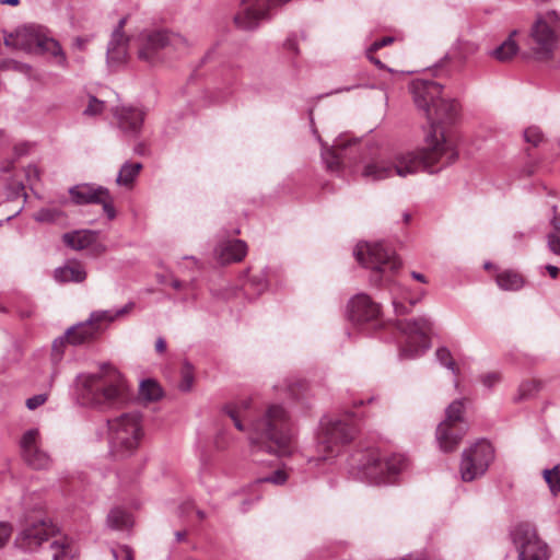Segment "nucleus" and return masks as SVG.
Wrapping results in <instances>:
<instances>
[{
	"instance_id": "a878e982",
	"label": "nucleus",
	"mask_w": 560,
	"mask_h": 560,
	"mask_svg": "<svg viewBox=\"0 0 560 560\" xmlns=\"http://www.w3.org/2000/svg\"><path fill=\"white\" fill-rule=\"evenodd\" d=\"M98 236V232L91 230H79L65 233L62 236L63 243L74 250H82L90 248Z\"/></svg>"
},
{
	"instance_id": "aec40b11",
	"label": "nucleus",
	"mask_w": 560,
	"mask_h": 560,
	"mask_svg": "<svg viewBox=\"0 0 560 560\" xmlns=\"http://www.w3.org/2000/svg\"><path fill=\"white\" fill-rule=\"evenodd\" d=\"M310 124L312 127L313 135L317 138V140L322 143V159L326 163L327 168L331 171L339 170L341 163L347 154V149L352 144H357L355 139H345V137H339L334 141L331 147L326 145L322 138L318 135L317 129L315 128L313 109L310 110Z\"/></svg>"
},
{
	"instance_id": "f704fd0d",
	"label": "nucleus",
	"mask_w": 560,
	"mask_h": 560,
	"mask_svg": "<svg viewBox=\"0 0 560 560\" xmlns=\"http://www.w3.org/2000/svg\"><path fill=\"white\" fill-rule=\"evenodd\" d=\"M139 393L141 398L148 401H156L162 397V389L153 380L142 381L140 383Z\"/></svg>"
},
{
	"instance_id": "9d476101",
	"label": "nucleus",
	"mask_w": 560,
	"mask_h": 560,
	"mask_svg": "<svg viewBox=\"0 0 560 560\" xmlns=\"http://www.w3.org/2000/svg\"><path fill=\"white\" fill-rule=\"evenodd\" d=\"M133 306L135 303L129 302L116 311L106 310L92 312L86 320L67 329V341L73 346H80L93 341L104 331V324H109L116 318L128 314Z\"/></svg>"
},
{
	"instance_id": "5fc2aeb1",
	"label": "nucleus",
	"mask_w": 560,
	"mask_h": 560,
	"mask_svg": "<svg viewBox=\"0 0 560 560\" xmlns=\"http://www.w3.org/2000/svg\"><path fill=\"white\" fill-rule=\"evenodd\" d=\"M90 248L94 255H101L106 252V246L97 242V238L95 240L94 244L90 246Z\"/></svg>"
},
{
	"instance_id": "7ed1b4c3",
	"label": "nucleus",
	"mask_w": 560,
	"mask_h": 560,
	"mask_svg": "<svg viewBox=\"0 0 560 560\" xmlns=\"http://www.w3.org/2000/svg\"><path fill=\"white\" fill-rule=\"evenodd\" d=\"M74 395L79 405L107 411L128 400V385L115 366L104 363L97 372L77 375Z\"/></svg>"
},
{
	"instance_id": "49530a36",
	"label": "nucleus",
	"mask_w": 560,
	"mask_h": 560,
	"mask_svg": "<svg viewBox=\"0 0 560 560\" xmlns=\"http://www.w3.org/2000/svg\"><path fill=\"white\" fill-rule=\"evenodd\" d=\"M538 383L535 381L525 382L520 386V397L522 399L532 396L535 392L538 390Z\"/></svg>"
},
{
	"instance_id": "864d4df0",
	"label": "nucleus",
	"mask_w": 560,
	"mask_h": 560,
	"mask_svg": "<svg viewBox=\"0 0 560 560\" xmlns=\"http://www.w3.org/2000/svg\"><path fill=\"white\" fill-rule=\"evenodd\" d=\"M418 301H419V299L410 300L409 307L405 306L402 303L394 301L393 304H394V307H395V312L397 314L408 313L410 307H412Z\"/></svg>"
},
{
	"instance_id": "412c9836",
	"label": "nucleus",
	"mask_w": 560,
	"mask_h": 560,
	"mask_svg": "<svg viewBox=\"0 0 560 560\" xmlns=\"http://www.w3.org/2000/svg\"><path fill=\"white\" fill-rule=\"evenodd\" d=\"M126 21V18L120 19L118 25L112 33L106 52L107 63L109 67H119L127 60V47L129 39L125 36L124 33Z\"/></svg>"
},
{
	"instance_id": "39448f33",
	"label": "nucleus",
	"mask_w": 560,
	"mask_h": 560,
	"mask_svg": "<svg viewBox=\"0 0 560 560\" xmlns=\"http://www.w3.org/2000/svg\"><path fill=\"white\" fill-rule=\"evenodd\" d=\"M349 472L372 485H388L407 467V458L400 454L382 456L375 447L355 450L348 460Z\"/></svg>"
},
{
	"instance_id": "338daca9",
	"label": "nucleus",
	"mask_w": 560,
	"mask_h": 560,
	"mask_svg": "<svg viewBox=\"0 0 560 560\" xmlns=\"http://www.w3.org/2000/svg\"><path fill=\"white\" fill-rule=\"evenodd\" d=\"M172 287L176 290H179L182 288V282L179 280H174L172 282Z\"/></svg>"
},
{
	"instance_id": "bf43d9fd",
	"label": "nucleus",
	"mask_w": 560,
	"mask_h": 560,
	"mask_svg": "<svg viewBox=\"0 0 560 560\" xmlns=\"http://www.w3.org/2000/svg\"><path fill=\"white\" fill-rule=\"evenodd\" d=\"M192 509H194V503L191 501H187V502L183 503L179 508L182 514L188 513Z\"/></svg>"
},
{
	"instance_id": "6ab92c4d",
	"label": "nucleus",
	"mask_w": 560,
	"mask_h": 560,
	"mask_svg": "<svg viewBox=\"0 0 560 560\" xmlns=\"http://www.w3.org/2000/svg\"><path fill=\"white\" fill-rule=\"evenodd\" d=\"M56 528L51 523L39 520L21 530L15 538V545L24 551H34L54 536Z\"/></svg>"
},
{
	"instance_id": "c756f323",
	"label": "nucleus",
	"mask_w": 560,
	"mask_h": 560,
	"mask_svg": "<svg viewBox=\"0 0 560 560\" xmlns=\"http://www.w3.org/2000/svg\"><path fill=\"white\" fill-rule=\"evenodd\" d=\"M497 284L502 290L506 291H516L523 288L524 285V279L523 277L512 270H505L503 272H500L497 278Z\"/></svg>"
},
{
	"instance_id": "4be33fe9",
	"label": "nucleus",
	"mask_w": 560,
	"mask_h": 560,
	"mask_svg": "<svg viewBox=\"0 0 560 560\" xmlns=\"http://www.w3.org/2000/svg\"><path fill=\"white\" fill-rule=\"evenodd\" d=\"M69 194L77 205H97L103 201L102 196L107 194V188L95 184H80L71 187Z\"/></svg>"
},
{
	"instance_id": "b1692460",
	"label": "nucleus",
	"mask_w": 560,
	"mask_h": 560,
	"mask_svg": "<svg viewBox=\"0 0 560 560\" xmlns=\"http://www.w3.org/2000/svg\"><path fill=\"white\" fill-rule=\"evenodd\" d=\"M465 399L454 400L448 405L445 411V419L438 425L436 434L440 439H444L446 430L452 424H468L464 418Z\"/></svg>"
},
{
	"instance_id": "f257e3e1",
	"label": "nucleus",
	"mask_w": 560,
	"mask_h": 560,
	"mask_svg": "<svg viewBox=\"0 0 560 560\" xmlns=\"http://www.w3.org/2000/svg\"><path fill=\"white\" fill-rule=\"evenodd\" d=\"M250 408L252 399L245 398L226 404L223 411L233 420L238 431L248 430L252 453L290 455L296 438V430L290 413L281 405L271 404L261 415L254 418L250 415Z\"/></svg>"
},
{
	"instance_id": "2eb2a0df",
	"label": "nucleus",
	"mask_w": 560,
	"mask_h": 560,
	"mask_svg": "<svg viewBox=\"0 0 560 560\" xmlns=\"http://www.w3.org/2000/svg\"><path fill=\"white\" fill-rule=\"evenodd\" d=\"M490 463V442L486 439L477 441L463 452L460 475L464 481H472L482 476Z\"/></svg>"
},
{
	"instance_id": "e433bc0d",
	"label": "nucleus",
	"mask_w": 560,
	"mask_h": 560,
	"mask_svg": "<svg viewBox=\"0 0 560 560\" xmlns=\"http://www.w3.org/2000/svg\"><path fill=\"white\" fill-rule=\"evenodd\" d=\"M436 360L440 362L441 365L445 366L447 370H450L453 374H458L459 369L454 361L451 351L446 347H440L435 351Z\"/></svg>"
},
{
	"instance_id": "1a4fd4ad",
	"label": "nucleus",
	"mask_w": 560,
	"mask_h": 560,
	"mask_svg": "<svg viewBox=\"0 0 560 560\" xmlns=\"http://www.w3.org/2000/svg\"><path fill=\"white\" fill-rule=\"evenodd\" d=\"M355 433L357 429L349 419L324 418L317 436V452L320 455L310 459V463L317 465L320 460L337 456L341 447L354 439Z\"/></svg>"
},
{
	"instance_id": "bb28decb",
	"label": "nucleus",
	"mask_w": 560,
	"mask_h": 560,
	"mask_svg": "<svg viewBox=\"0 0 560 560\" xmlns=\"http://www.w3.org/2000/svg\"><path fill=\"white\" fill-rule=\"evenodd\" d=\"M86 278L83 266L78 261H70L55 270V279L58 282H82Z\"/></svg>"
},
{
	"instance_id": "37998d69",
	"label": "nucleus",
	"mask_w": 560,
	"mask_h": 560,
	"mask_svg": "<svg viewBox=\"0 0 560 560\" xmlns=\"http://www.w3.org/2000/svg\"><path fill=\"white\" fill-rule=\"evenodd\" d=\"M102 199H103V201H98L97 205H102L103 206V210L106 213L107 218L109 220H113L116 217V211H115V208L113 206V198H112V196H110L108 190H107L106 195L102 196Z\"/></svg>"
},
{
	"instance_id": "c9c22d12",
	"label": "nucleus",
	"mask_w": 560,
	"mask_h": 560,
	"mask_svg": "<svg viewBox=\"0 0 560 560\" xmlns=\"http://www.w3.org/2000/svg\"><path fill=\"white\" fill-rule=\"evenodd\" d=\"M542 477L552 495H558L560 493V464L556 465L551 469H544Z\"/></svg>"
},
{
	"instance_id": "ddd939ff",
	"label": "nucleus",
	"mask_w": 560,
	"mask_h": 560,
	"mask_svg": "<svg viewBox=\"0 0 560 560\" xmlns=\"http://www.w3.org/2000/svg\"><path fill=\"white\" fill-rule=\"evenodd\" d=\"M560 31V18L555 11L537 18L530 30L533 50L542 58L552 55Z\"/></svg>"
},
{
	"instance_id": "79ce46f5",
	"label": "nucleus",
	"mask_w": 560,
	"mask_h": 560,
	"mask_svg": "<svg viewBox=\"0 0 560 560\" xmlns=\"http://www.w3.org/2000/svg\"><path fill=\"white\" fill-rule=\"evenodd\" d=\"M104 102L97 100L95 96H90L89 104L83 114L88 116H96L103 112Z\"/></svg>"
},
{
	"instance_id": "3c124183",
	"label": "nucleus",
	"mask_w": 560,
	"mask_h": 560,
	"mask_svg": "<svg viewBox=\"0 0 560 560\" xmlns=\"http://www.w3.org/2000/svg\"><path fill=\"white\" fill-rule=\"evenodd\" d=\"M394 42L392 36L383 37L382 39L375 40L369 48V52H374L380 48L387 46Z\"/></svg>"
},
{
	"instance_id": "393cba45",
	"label": "nucleus",
	"mask_w": 560,
	"mask_h": 560,
	"mask_svg": "<svg viewBox=\"0 0 560 560\" xmlns=\"http://www.w3.org/2000/svg\"><path fill=\"white\" fill-rule=\"evenodd\" d=\"M217 252L222 264L237 262L246 256L247 245L241 240L228 241L222 243Z\"/></svg>"
},
{
	"instance_id": "8fccbe9b",
	"label": "nucleus",
	"mask_w": 560,
	"mask_h": 560,
	"mask_svg": "<svg viewBox=\"0 0 560 560\" xmlns=\"http://www.w3.org/2000/svg\"><path fill=\"white\" fill-rule=\"evenodd\" d=\"M46 400H47L46 394H38V395H35V396L26 399V407L30 410H34V409L38 408L39 406L44 405L46 402Z\"/></svg>"
},
{
	"instance_id": "c85d7f7f",
	"label": "nucleus",
	"mask_w": 560,
	"mask_h": 560,
	"mask_svg": "<svg viewBox=\"0 0 560 560\" xmlns=\"http://www.w3.org/2000/svg\"><path fill=\"white\" fill-rule=\"evenodd\" d=\"M51 560H74L75 549L73 544L66 537L54 540L50 544Z\"/></svg>"
},
{
	"instance_id": "603ef678",
	"label": "nucleus",
	"mask_w": 560,
	"mask_h": 560,
	"mask_svg": "<svg viewBox=\"0 0 560 560\" xmlns=\"http://www.w3.org/2000/svg\"><path fill=\"white\" fill-rule=\"evenodd\" d=\"M192 381H194L192 375L189 372H184L183 373V380H182V382L179 384L180 390H183V392L190 390V388L192 386Z\"/></svg>"
},
{
	"instance_id": "20e7f679",
	"label": "nucleus",
	"mask_w": 560,
	"mask_h": 560,
	"mask_svg": "<svg viewBox=\"0 0 560 560\" xmlns=\"http://www.w3.org/2000/svg\"><path fill=\"white\" fill-rule=\"evenodd\" d=\"M410 92L417 107L424 112L431 131L427 136L443 137L455 150L456 147L445 135L444 125L453 124L458 116V104L454 100L441 96L442 85L424 79H416L410 84Z\"/></svg>"
},
{
	"instance_id": "423d86ee",
	"label": "nucleus",
	"mask_w": 560,
	"mask_h": 560,
	"mask_svg": "<svg viewBox=\"0 0 560 560\" xmlns=\"http://www.w3.org/2000/svg\"><path fill=\"white\" fill-rule=\"evenodd\" d=\"M142 436V420L138 412H126L107 420L109 454L115 459H125L135 454Z\"/></svg>"
},
{
	"instance_id": "6e6d98bb",
	"label": "nucleus",
	"mask_w": 560,
	"mask_h": 560,
	"mask_svg": "<svg viewBox=\"0 0 560 560\" xmlns=\"http://www.w3.org/2000/svg\"><path fill=\"white\" fill-rule=\"evenodd\" d=\"M285 47L295 54L299 52L298 43L295 38L289 37L285 42Z\"/></svg>"
},
{
	"instance_id": "052dcab7",
	"label": "nucleus",
	"mask_w": 560,
	"mask_h": 560,
	"mask_svg": "<svg viewBox=\"0 0 560 560\" xmlns=\"http://www.w3.org/2000/svg\"><path fill=\"white\" fill-rule=\"evenodd\" d=\"M411 277L412 279L419 281V282H422V283H427L428 280H427V277L423 275V273H420V272H417V271H412L411 272Z\"/></svg>"
},
{
	"instance_id": "4468645a",
	"label": "nucleus",
	"mask_w": 560,
	"mask_h": 560,
	"mask_svg": "<svg viewBox=\"0 0 560 560\" xmlns=\"http://www.w3.org/2000/svg\"><path fill=\"white\" fill-rule=\"evenodd\" d=\"M167 46L176 49L187 46V40L178 35L166 31H147L140 34L139 59L149 63L159 60V51Z\"/></svg>"
},
{
	"instance_id": "6e6552de",
	"label": "nucleus",
	"mask_w": 560,
	"mask_h": 560,
	"mask_svg": "<svg viewBox=\"0 0 560 560\" xmlns=\"http://www.w3.org/2000/svg\"><path fill=\"white\" fill-rule=\"evenodd\" d=\"M4 44L31 54H50L58 58V63H67L66 55L59 42L47 36L45 30L37 25H24L4 37Z\"/></svg>"
},
{
	"instance_id": "de8ad7c7",
	"label": "nucleus",
	"mask_w": 560,
	"mask_h": 560,
	"mask_svg": "<svg viewBox=\"0 0 560 560\" xmlns=\"http://www.w3.org/2000/svg\"><path fill=\"white\" fill-rule=\"evenodd\" d=\"M230 441H231V438H230L228 431L220 430L214 438V446L218 450H224L225 447H228Z\"/></svg>"
},
{
	"instance_id": "69168bd1",
	"label": "nucleus",
	"mask_w": 560,
	"mask_h": 560,
	"mask_svg": "<svg viewBox=\"0 0 560 560\" xmlns=\"http://www.w3.org/2000/svg\"><path fill=\"white\" fill-rule=\"evenodd\" d=\"M2 3L9 5H18L20 3V0H3Z\"/></svg>"
},
{
	"instance_id": "a18cd8bd",
	"label": "nucleus",
	"mask_w": 560,
	"mask_h": 560,
	"mask_svg": "<svg viewBox=\"0 0 560 560\" xmlns=\"http://www.w3.org/2000/svg\"><path fill=\"white\" fill-rule=\"evenodd\" d=\"M113 557L116 560H133L132 550L128 546H120L112 549Z\"/></svg>"
},
{
	"instance_id": "c03bdc74",
	"label": "nucleus",
	"mask_w": 560,
	"mask_h": 560,
	"mask_svg": "<svg viewBox=\"0 0 560 560\" xmlns=\"http://www.w3.org/2000/svg\"><path fill=\"white\" fill-rule=\"evenodd\" d=\"M67 341L66 334L54 340L51 347V355L54 360H60L63 354V346Z\"/></svg>"
},
{
	"instance_id": "72a5a7b5",
	"label": "nucleus",
	"mask_w": 560,
	"mask_h": 560,
	"mask_svg": "<svg viewBox=\"0 0 560 560\" xmlns=\"http://www.w3.org/2000/svg\"><path fill=\"white\" fill-rule=\"evenodd\" d=\"M557 207H553V212H556ZM551 225L553 226V232L547 235V245L550 252L555 255L560 256V213H555L551 219Z\"/></svg>"
},
{
	"instance_id": "4c0bfd02",
	"label": "nucleus",
	"mask_w": 560,
	"mask_h": 560,
	"mask_svg": "<svg viewBox=\"0 0 560 560\" xmlns=\"http://www.w3.org/2000/svg\"><path fill=\"white\" fill-rule=\"evenodd\" d=\"M62 215V212L56 208H43L34 214L37 222L51 223L57 221Z\"/></svg>"
},
{
	"instance_id": "f3484780",
	"label": "nucleus",
	"mask_w": 560,
	"mask_h": 560,
	"mask_svg": "<svg viewBox=\"0 0 560 560\" xmlns=\"http://www.w3.org/2000/svg\"><path fill=\"white\" fill-rule=\"evenodd\" d=\"M347 313L349 320L357 325H377L382 315L381 305L365 293H359L349 301Z\"/></svg>"
},
{
	"instance_id": "473e14b6",
	"label": "nucleus",
	"mask_w": 560,
	"mask_h": 560,
	"mask_svg": "<svg viewBox=\"0 0 560 560\" xmlns=\"http://www.w3.org/2000/svg\"><path fill=\"white\" fill-rule=\"evenodd\" d=\"M107 524L114 529H126L132 526V518L128 512L116 508L109 512Z\"/></svg>"
},
{
	"instance_id": "4d7b16f0",
	"label": "nucleus",
	"mask_w": 560,
	"mask_h": 560,
	"mask_svg": "<svg viewBox=\"0 0 560 560\" xmlns=\"http://www.w3.org/2000/svg\"><path fill=\"white\" fill-rule=\"evenodd\" d=\"M155 350L159 353H163L166 350V342H165V340L162 337L156 339V341H155Z\"/></svg>"
},
{
	"instance_id": "f8f14e48",
	"label": "nucleus",
	"mask_w": 560,
	"mask_h": 560,
	"mask_svg": "<svg viewBox=\"0 0 560 560\" xmlns=\"http://www.w3.org/2000/svg\"><path fill=\"white\" fill-rule=\"evenodd\" d=\"M513 545L520 560H548V545L538 536L536 527L530 523H518L511 529Z\"/></svg>"
},
{
	"instance_id": "2f4dec72",
	"label": "nucleus",
	"mask_w": 560,
	"mask_h": 560,
	"mask_svg": "<svg viewBox=\"0 0 560 560\" xmlns=\"http://www.w3.org/2000/svg\"><path fill=\"white\" fill-rule=\"evenodd\" d=\"M141 168H142L141 163H131V162L124 163V165L120 167L119 173L117 175L116 183L119 186L131 185L133 183V180L136 179V177L138 176Z\"/></svg>"
},
{
	"instance_id": "5701e85b",
	"label": "nucleus",
	"mask_w": 560,
	"mask_h": 560,
	"mask_svg": "<svg viewBox=\"0 0 560 560\" xmlns=\"http://www.w3.org/2000/svg\"><path fill=\"white\" fill-rule=\"evenodd\" d=\"M114 116L125 132L137 133L143 122L144 114L142 110L133 107H116Z\"/></svg>"
},
{
	"instance_id": "680f3d73",
	"label": "nucleus",
	"mask_w": 560,
	"mask_h": 560,
	"mask_svg": "<svg viewBox=\"0 0 560 560\" xmlns=\"http://www.w3.org/2000/svg\"><path fill=\"white\" fill-rule=\"evenodd\" d=\"M366 54H368L369 59H370L372 62H374L377 67H380V68H383V67H384V66H383V63L381 62V60L375 59V58L372 56V52H369V50H368V51H366Z\"/></svg>"
},
{
	"instance_id": "9b49d317",
	"label": "nucleus",
	"mask_w": 560,
	"mask_h": 560,
	"mask_svg": "<svg viewBox=\"0 0 560 560\" xmlns=\"http://www.w3.org/2000/svg\"><path fill=\"white\" fill-rule=\"evenodd\" d=\"M397 328L406 337L399 350L401 359H416L429 349V334L432 329V323L428 317L420 316L398 320Z\"/></svg>"
},
{
	"instance_id": "e2e57ef3",
	"label": "nucleus",
	"mask_w": 560,
	"mask_h": 560,
	"mask_svg": "<svg viewBox=\"0 0 560 560\" xmlns=\"http://www.w3.org/2000/svg\"><path fill=\"white\" fill-rule=\"evenodd\" d=\"M85 43H86V42H85L83 38H81V37H77V38H75V45H77V46H78V48H80V49H83V48H84Z\"/></svg>"
},
{
	"instance_id": "0e129e2a",
	"label": "nucleus",
	"mask_w": 560,
	"mask_h": 560,
	"mask_svg": "<svg viewBox=\"0 0 560 560\" xmlns=\"http://www.w3.org/2000/svg\"><path fill=\"white\" fill-rule=\"evenodd\" d=\"M352 89H353L352 86H345V88L337 89V90H336V91H334L332 93L349 92V91H351Z\"/></svg>"
},
{
	"instance_id": "cd10ccee",
	"label": "nucleus",
	"mask_w": 560,
	"mask_h": 560,
	"mask_svg": "<svg viewBox=\"0 0 560 560\" xmlns=\"http://www.w3.org/2000/svg\"><path fill=\"white\" fill-rule=\"evenodd\" d=\"M467 431H468V424H452V425H450V428L446 430V434L443 440L440 439L439 435L436 434V441L439 443L440 448L443 452L454 451L458 446L459 442L462 441L464 435L467 433Z\"/></svg>"
},
{
	"instance_id": "dca6fc26",
	"label": "nucleus",
	"mask_w": 560,
	"mask_h": 560,
	"mask_svg": "<svg viewBox=\"0 0 560 560\" xmlns=\"http://www.w3.org/2000/svg\"><path fill=\"white\" fill-rule=\"evenodd\" d=\"M289 0H242L238 12L234 15L235 25L244 31L256 28L262 20L269 19L272 8Z\"/></svg>"
},
{
	"instance_id": "7c9ffc66",
	"label": "nucleus",
	"mask_w": 560,
	"mask_h": 560,
	"mask_svg": "<svg viewBox=\"0 0 560 560\" xmlns=\"http://www.w3.org/2000/svg\"><path fill=\"white\" fill-rule=\"evenodd\" d=\"M516 31L512 32L511 35L494 50H492V57H495L500 61H508L514 57L518 51V46L513 39Z\"/></svg>"
},
{
	"instance_id": "774afa93",
	"label": "nucleus",
	"mask_w": 560,
	"mask_h": 560,
	"mask_svg": "<svg viewBox=\"0 0 560 560\" xmlns=\"http://www.w3.org/2000/svg\"><path fill=\"white\" fill-rule=\"evenodd\" d=\"M196 514L199 517V520H205L207 516L202 510H196Z\"/></svg>"
},
{
	"instance_id": "f03ea898",
	"label": "nucleus",
	"mask_w": 560,
	"mask_h": 560,
	"mask_svg": "<svg viewBox=\"0 0 560 560\" xmlns=\"http://www.w3.org/2000/svg\"><path fill=\"white\" fill-rule=\"evenodd\" d=\"M457 158V150L442 136H427L421 149L398 152L390 159L383 155L372 158L364 164L361 175L366 180L376 182L394 175L406 177L420 171L436 173Z\"/></svg>"
},
{
	"instance_id": "ea45409f",
	"label": "nucleus",
	"mask_w": 560,
	"mask_h": 560,
	"mask_svg": "<svg viewBox=\"0 0 560 560\" xmlns=\"http://www.w3.org/2000/svg\"><path fill=\"white\" fill-rule=\"evenodd\" d=\"M524 139L527 143L533 144L534 147H537L544 139L541 130L536 127L532 126L525 129L524 131Z\"/></svg>"
},
{
	"instance_id": "0eeeda50",
	"label": "nucleus",
	"mask_w": 560,
	"mask_h": 560,
	"mask_svg": "<svg viewBox=\"0 0 560 560\" xmlns=\"http://www.w3.org/2000/svg\"><path fill=\"white\" fill-rule=\"evenodd\" d=\"M357 260L372 271L371 282L381 285L390 281V276L401 266L396 254L381 243H360L354 249Z\"/></svg>"
},
{
	"instance_id": "a211bd4d",
	"label": "nucleus",
	"mask_w": 560,
	"mask_h": 560,
	"mask_svg": "<svg viewBox=\"0 0 560 560\" xmlns=\"http://www.w3.org/2000/svg\"><path fill=\"white\" fill-rule=\"evenodd\" d=\"M21 454L24 462L34 469H47L51 464L50 456L39 446V431L27 430L20 441Z\"/></svg>"
},
{
	"instance_id": "13d9d810",
	"label": "nucleus",
	"mask_w": 560,
	"mask_h": 560,
	"mask_svg": "<svg viewBox=\"0 0 560 560\" xmlns=\"http://www.w3.org/2000/svg\"><path fill=\"white\" fill-rule=\"evenodd\" d=\"M546 270L548 271V273L550 275L551 278H557L558 277V273H559V268L553 266V265H547L546 266Z\"/></svg>"
},
{
	"instance_id": "a19ab883",
	"label": "nucleus",
	"mask_w": 560,
	"mask_h": 560,
	"mask_svg": "<svg viewBox=\"0 0 560 560\" xmlns=\"http://www.w3.org/2000/svg\"><path fill=\"white\" fill-rule=\"evenodd\" d=\"M247 285L250 289H253L255 292H257L258 294H260L261 292H264L268 288V283H267L266 277L262 273L258 275V276H253L248 280Z\"/></svg>"
},
{
	"instance_id": "09e8293b",
	"label": "nucleus",
	"mask_w": 560,
	"mask_h": 560,
	"mask_svg": "<svg viewBox=\"0 0 560 560\" xmlns=\"http://www.w3.org/2000/svg\"><path fill=\"white\" fill-rule=\"evenodd\" d=\"M12 534V526L7 522H0V549L3 548Z\"/></svg>"
},
{
	"instance_id": "58836bf2",
	"label": "nucleus",
	"mask_w": 560,
	"mask_h": 560,
	"mask_svg": "<svg viewBox=\"0 0 560 560\" xmlns=\"http://www.w3.org/2000/svg\"><path fill=\"white\" fill-rule=\"evenodd\" d=\"M287 479H288L287 474L283 470L278 469L266 477L256 479L254 485L270 482V483L279 486V485H283L287 481Z\"/></svg>"
}]
</instances>
